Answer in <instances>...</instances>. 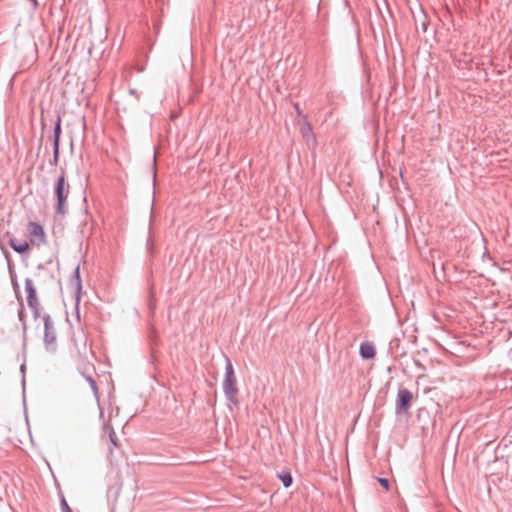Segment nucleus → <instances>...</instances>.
<instances>
[{
  "label": "nucleus",
  "instance_id": "nucleus-1",
  "mask_svg": "<svg viewBox=\"0 0 512 512\" xmlns=\"http://www.w3.org/2000/svg\"><path fill=\"white\" fill-rule=\"evenodd\" d=\"M223 393L230 408L238 404V387L232 361L225 356V375L222 383Z\"/></svg>",
  "mask_w": 512,
  "mask_h": 512
},
{
  "label": "nucleus",
  "instance_id": "nucleus-2",
  "mask_svg": "<svg viewBox=\"0 0 512 512\" xmlns=\"http://www.w3.org/2000/svg\"><path fill=\"white\" fill-rule=\"evenodd\" d=\"M70 192V185L66 182L65 171L62 170L54 185V197L56 200V212L65 215L67 213L66 201Z\"/></svg>",
  "mask_w": 512,
  "mask_h": 512
},
{
  "label": "nucleus",
  "instance_id": "nucleus-3",
  "mask_svg": "<svg viewBox=\"0 0 512 512\" xmlns=\"http://www.w3.org/2000/svg\"><path fill=\"white\" fill-rule=\"evenodd\" d=\"M42 319H43V323H44V337H43L44 347L47 352L55 353L57 350V343H56L57 337H56V329L54 327V323L49 314H44Z\"/></svg>",
  "mask_w": 512,
  "mask_h": 512
},
{
  "label": "nucleus",
  "instance_id": "nucleus-4",
  "mask_svg": "<svg viewBox=\"0 0 512 512\" xmlns=\"http://www.w3.org/2000/svg\"><path fill=\"white\" fill-rule=\"evenodd\" d=\"M413 401V393L406 388H399L395 400V414L409 415Z\"/></svg>",
  "mask_w": 512,
  "mask_h": 512
},
{
  "label": "nucleus",
  "instance_id": "nucleus-5",
  "mask_svg": "<svg viewBox=\"0 0 512 512\" xmlns=\"http://www.w3.org/2000/svg\"><path fill=\"white\" fill-rule=\"evenodd\" d=\"M25 291L27 293V303L32 311L33 317L37 319L40 316V303L37 298L36 288L30 278L25 279Z\"/></svg>",
  "mask_w": 512,
  "mask_h": 512
},
{
  "label": "nucleus",
  "instance_id": "nucleus-6",
  "mask_svg": "<svg viewBox=\"0 0 512 512\" xmlns=\"http://www.w3.org/2000/svg\"><path fill=\"white\" fill-rule=\"evenodd\" d=\"M61 116L57 115V119L54 123L52 142H53V157L49 161L51 166H57L59 160V149H60V137L62 133L61 129Z\"/></svg>",
  "mask_w": 512,
  "mask_h": 512
},
{
  "label": "nucleus",
  "instance_id": "nucleus-7",
  "mask_svg": "<svg viewBox=\"0 0 512 512\" xmlns=\"http://www.w3.org/2000/svg\"><path fill=\"white\" fill-rule=\"evenodd\" d=\"M27 230L33 245L40 246L46 242L44 229L38 222L30 221L27 225Z\"/></svg>",
  "mask_w": 512,
  "mask_h": 512
},
{
  "label": "nucleus",
  "instance_id": "nucleus-8",
  "mask_svg": "<svg viewBox=\"0 0 512 512\" xmlns=\"http://www.w3.org/2000/svg\"><path fill=\"white\" fill-rule=\"evenodd\" d=\"M302 121L303 122H302V126L300 129L302 137L305 139V141L307 142L308 145H311V144L315 145L316 137H315V134L313 133L311 123L307 120V116H303Z\"/></svg>",
  "mask_w": 512,
  "mask_h": 512
},
{
  "label": "nucleus",
  "instance_id": "nucleus-9",
  "mask_svg": "<svg viewBox=\"0 0 512 512\" xmlns=\"http://www.w3.org/2000/svg\"><path fill=\"white\" fill-rule=\"evenodd\" d=\"M375 347L369 342H363L360 344L359 355L364 360L373 359L375 357Z\"/></svg>",
  "mask_w": 512,
  "mask_h": 512
},
{
  "label": "nucleus",
  "instance_id": "nucleus-10",
  "mask_svg": "<svg viewBox=\"0 0 512 512\" xmlns=\"http://www.w3.org/2000/svg\"><path fill=\"white\" fill-rule=\"evenodd\" d=\"M71 283L75 284V288H76L75 298H76V301L79 302L80 297H81V290H82V281H81V275H80V265H77L76 268L74 269V272H73V275H72V278H71Z\"/></svg>",
  "mask_w": 512,
  "mask_h": 512
},
{
  "label": "nucleus",
  "instance_id": "nucleus-11",
  "mask_svg": "<svg viewBox=\"0 0 512 512\" xmlns=\"http://www.w3.org/2000/svg\"><path fill=\"white\" fill-rule=\"evenodd\" d=\"M10 247L18 254H25L29 251V244L27 241L18 242L16 238H10Z\"/></svg>",
  "mask_w": 512,
  "mask_h": 512
},
{
  "label": "nucleus",
  "instance_id": "nucleus-12",
  "mask_svg": "<svg viewBox=\"0 0 512 512\" xmlns=\"http://www.w3.org/2000/svg\"><path fill=\"white\" fill-rule=\"evenodd\" d=\"M279 479L281 480L284 488H289L293 484V477L290 471L283 470L279 475Z\"/></svg>",
  "mask_w": 512,
  "mask_h": 512
},
{
  "label": "nucleus",
  "instance_id": "nucleus-13",
  "mask_svg": "<svg viewBox=\"0 0 512 512\" xmlns=\"http://www.w3.org/2000/svg\"><path fill=\"white\" fill-rule=\"evenodd\" d=\"M85 380L88 382L95 398L98 399L99 391H98V385H97V382L95 381V379L92 376H85Z\"/></svg>",
  "mask_w": 512,
  "mask_h": 512
},
{
  "label": "nucleus",
  "instance_id": "nucleus-14",
  "mask_svg": "<svg viewBox=\"0 0 512 512\" xmlns=\"http://www.w3.org/2000/svg\"><path fill=\"white\" fill-rule=\"evenodd\" d=\"M60 508L61 512H73L63 495H61L60 499Z\"/></svg>",
  "mask_w": 512,
  "mask_h": 512
},
{
  "label": "nucleus",
  "instance_id": "nucleus-15",
  "mask_svg": "<svg viewBox=\"0 0 512 512\" xmlns=\"http://www.w3.org/2000/svg\"><path fill=\"white\" fill-rule=\"evenodd\" d=\"M18 317H19V320L22 322V328H23V332H24V336H25L26 335L27 326H26L25 312H24V308L23 307L18 311Z\"/></svg>",
  "mask_w": 512,
  "mask_h": 512
},
{
  "label": "nucleus",
  "instance_id": "nucleus-16",
  "mask_svg": "<svg viewBox=\"0 0 512 512\" xmlns=\"http://www.w3.org/2000/svg\"><path fill=\"white\" fill-rule=\"evenodd\" d=\"M378 482L380 483V485L386 490L388 491L389 488H390V483H389V480L387 478H384V477H379L378 478Z\"/></svg>",
  "mask_w": 512,
  "mask_h": 512
},
{
  "label": "nucleus",
  "instance_id": "nucleus-17",
  "mask_svg": "<svg viewBox=\"0 0 512 512\" xmlns=\"http://www.w3.org/2000/svg\"><path fill=\"white\" fill-rule=\"evenodd\" d=\"M109 439H110V442H111L114 446H117L116 436H115V432H114V429H113V428H111V429H110V432H109Z\"/></svg>",
  "mask_w": 512,
  "mask_h": 512
},
{
  "label": "nucleus",
  "instance_id": "nucleus-18",
  "mask_svg": "<svg viewBox=\"0 0 512 512\" xmlns=\"http://www.w3.org/2000/svg\"><path fill=\"white\" fill-rule=\"evenodd\" d=\"M293 106H294V109L296 111V114L303 119V116H305V115L303 114V111L300 108L299 104L298 103H294Z\"/></svg>",
  "mask_w": 512,
  "mask_h": 512
},
{
  "label": "nucleus",
  "instance_id": "nucleus-19",
  "mask_svg": "<svg viewBox=\"0 0 512 512\" xmlns=\"http://www.w3.org/2000/svg\"><path fill=\"white\" fill-rule=\"evenodd\" d=\"M427 28H428V22L426 21V16L424 15V19L421 22V29L425 33L427 31Z\"/></svg>",
  "mask_w": 512,
  "mask_h": 512
},
{
  "label": "nucleus",
  "instance_id": "nucleus-20",
  "mask_svg": "<svg viewBox=\"0 0 512 512\" xmlns=\"http://www.w3.org/2000/svg\"><path fill=\"white\" fill-rule=\"evenodd\" d=\"M153 185L155 186L156 184V160L154 159V162H153Z\"/></svg>",
  "mask_w": 512,
  "mask_h": 512
},
{
  "label": "nucleus",
  "instance_id": "nucleus-21",
  "mask_svg": "<svg viewBox=\"0 0 512 512\" xmlns=\"http://www.w3.org/2000/svg\"><path fill=\"white\" fill-rule=\"evenodd\" d=\"M20 371L24 375V373H25V364L24 363L20 366ZM24 381H25V378L23 377V382Z\"/></svg>",
  "mask_w": 512,
  "mask_h": 512
},
{
  "label": "nucleus",
  "instance_id": "nucleus-22",
  "mask_svg": "<svg viewBox=\"0 0 512 512\" xmlns=\"http://www.w3.org/2000/svg\"><path fill=\"white\" fill-rule=\"evenodd\" d=\"M12 284H13V287H14V288H18V283H17V281H16V280H14L13 278H12Z\"/></svg>",
  "mask_w": 512,
  "mask_h": 512
},
{
  "label": "nucleus",
  "instance_id": "nucleus-23",
  "mask_svg": "<svg viewBox=\"0 0 512 512\" xmlns=\"http://www.w3.org/2000/svg\"><path fill=\"white\" fill-rule=\"evenodd\" d=\"M32 2H34V5H37V2H36V0H32Z\"/></svg>",
  "mask_w": 512,
  "mask_h": 512
}]
</instances>
